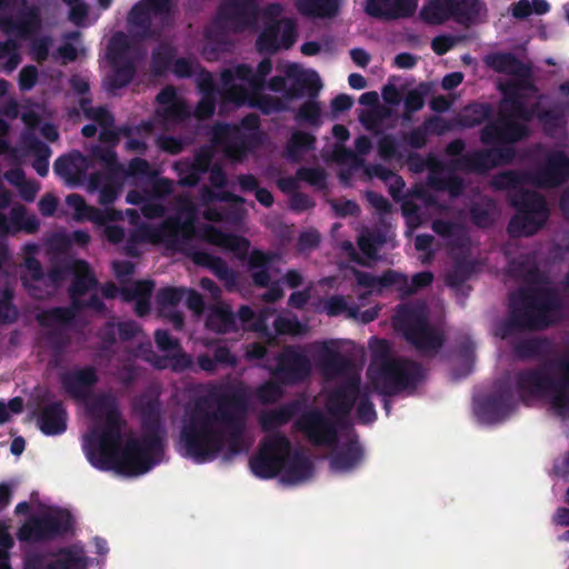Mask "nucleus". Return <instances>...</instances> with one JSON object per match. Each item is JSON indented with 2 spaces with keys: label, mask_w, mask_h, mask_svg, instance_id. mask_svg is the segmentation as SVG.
<instances>
[{
  "label": "nucleus",
  "mask_w": 569,
  "mask_h": 569,
  "mask_svg": "<svg viewBox=\"0 0 569 569\" xmlns=\"http://www.w3.org/2000/svg\"><path fill=\"white\" fill-rule=\"evenodd\" d=\"M430 186L435 190L447 191L452 198L461 196L465 190L463 180L457 174L430 177Z\"/></svg>",
  "instance_id": "nucleus-55"
},
{
  "label": "nucleus",
  "mask_w": 569,
  "mask_h": 569,
  "mask_svg": "<svg viewBox=\"0 0 569 569\" xmlns=\"http://www.w3.org/2000/svg\"><path fill=\"white\" fill-rule=\"evenodd\" d=\"M297 179L305 181L310 186L323 188L326 186L327 173L321 167H301L296 172Z\"/></svg>",
  "instance_id": "nucleus-64"
},
{
  "label": "nucleus",
  "mask_w": 569,
  "mask_h": 569,
  "mask_svg": "<svg viewBox=\"0 0 569 569\" xmlns=\"http://www.w3.org/2000/svg\"><path fill=\"white\" fill-rule=\"evenodd\" d=\"M533 186L542 189L559 188L569 180V157L561 149H551L531 171Z\"/></svg>",
  "instance_id": "nucleus-21"
},
{
  "label": "nucleus",
  "mask_w": 569,
  "mask_h": 569,
  "mask_svg": "<svg viewBox=\"0 0 569 569\" xmlns=\"http://www.w3.org/2000/svg\"><path fill=\"white\" fill-rule=\"evenodd\" d=\"M224 249L233 252L240 260L248 258V267L252 270L251 278L254 286L267 288L270 283V267L276 259V253L253 249L248 256L250 241L238 234L228 233L224 241Z\"/></svg>",
  "instance_id": "nucleus-15"
},
{
  "label": "nucleus",
  "mask_w": 569,
  "mask_h": 569,
  "mask_svg": "<svg viewBox=\"0 0 569 569\" xmlns=\"http://www.w3.org/2000/svg\"><path fill=\"white\" fill-rule=\"evenodd\" d=\"M475 271L473 262L469 260H458L452 266L451 270L446 274V284L450 288L460 290L463 296H467L470 287H465V282L470 279Z\"/></svg>",
  "instance_id": "nucleus-44"
},
{
  "label": "nucleus",
  "mask_w": 569,
  "mask_h": 569,
  "mask_svg": "<svg viewBox=\"0 0 569 569\" xmlns=\"http://www.w3.org/2000/svg\"><path fill=\"white\" fill-rule=\"evenodd\" d=\"M352 273L356 278L357 283L367 289H386L392 288V284L396 283V279L399 277L398 271L393 269H388L382 272L381 276H375L370 272L361 271L359 269L353 268Z\"/></svg>",
  "instance_id": "nucleus-41"
},
{
  "label": "nucleus",
  "mask_w": 569,
  "mask_h": 569,
  "mask_svg": "<svg viewBox=\"0 0 569 569\" xmlns=\"http://www.w3.org/2000/svg\"><path fill=\"white\" fill-rule=\"evenodd\" d=\"M559 371L555 378L547 366L523 369L515 375V385L522 402L529 398H549L550 407L561 419H569V359L552 362Z\"/></svg>",
  "instance_id": "nucleus-6"
},
{
  "label": "nucleus",
  "mask_w": 569,
  "mask_h": 569,
  "mask_svg": "<svg viewBox=\"0 0 569 569\" xmlns=\"http://www.w3.org/2000/svg\"><path fill=\"white\" fill-rule=\"evenodd\" d=\"M552 351L553 343L546 337L526 338L513 346V353L521 360L546 358Z\"/></svg>",
  "instance_id": "nucleus-36"
},
{
  "label": "nucleus",
  "mask_w": 569,
  "mask_h": 569,
  "mask_svg": "<svg viewBox=\"0 0 569 569\" xmlns=\"http://www.w3.org/2000/svg\"><path fill=\"white\" fill-rule=\"evenodd\" d=\"M362 388L359 376H350L338 383L327 396L326 409L328 413L337 421L348 419L357 399L361 396Z\"/></svg>",
  "instance_id": "nucleus-22"
},
{
  "label": "nucleus",
  "mask_w": 569,
  "mask_h": 569,
  "mask_svg": "<svg viewBox=\"0 0 569 569\" xmlns=\"http://www.w3.org/2000/svg\"><path fill=\"white\" fill-rule=\"evenodd\" d=\"M365 12L375 19L383 21L396 20V16H393L391 10V0H367Z\"/></svg>",
  "instance_id": "nucleus-63"
},
{
  "label": "nucleus",
  "mask_w": 569,
  "mask_h": 569,
  "mask_svg": "<svg viewBox=\"0 0 569 569\" xmlns=\"http://www.w3.org/2000/svg\"><path fill=\"white\" fill-rule=\"evenodd\" d=\"M317 139L312 133L296 130L288 140L286 151L290 159L298 160L305 152L316 149Z\"/></svg>",
  "instance_id": "nucleus-47"
},
{
  "label": "nucleus",
  "mask_w": 569,
  "mask_h": 569,
  "mask_svg": "<svg viewBox=\"0 0 569 569\" xmlns=\"http://www.w3.org/2000/svg\"><path fill=\"white\" fill-rule=\"evenodd\" d=\"M295 120L299 124H308L316 129L320 128L322 124L320 103L312 99L305 101L297 110Z\"/></svg>",
  "instance_id": "nucleus-49"
},
{
  "label": "nucleus",
  "mask_w": 569,
  "mask_h": 569,
  "mask_svg": "<svg viewBox=\"0 0 569 569\" xmlns=\"http://www.w3.org/2000/svg\"><path fill=\"white\" fill-rule=\"evenodd\" d=\"M71 300L69 307H52L36 315V320L42 328H50L53 325L70 326L77 313L86 309V300L82 296L68 293Z\"/></svg>",
  "instance_id": "nucleus-27"
},
{
  "label": "nucleus",
  "mask_w": 569,
  "mask_h": 569,
  "mask_svg": "<svg viewBox=\"0 0 569 569\" xmlns=\"http://www.w3.org/2000/svg\"><path fill=\"white\" fill-rule=\"evenodd\" d=\"M130 42L123 32H117L109 40L106 58L110 66V73L106 78L107 89L114 92L131 83L137 64L129 57Z\"/></svg>",
  "instance_id": "nucleus-13"
},
{
  "label": "nucleus",
  "mask_w": 569,
  "mask_h": 569,
  "mask_svg": "<svg viewBox=\"0 0 569 569\" xmlns=\"http://www.w3.org/2000/svg\"><path fill=\"white\" fill-rule=\"evenodd\" d=\"M260 0H221L213 26L223 31L242 32L253 27L259 17Z\"/></svg>",
  "instance_id": "nucleus-16"
},
{
  "label": "nucleus",
  "mask_w": 569,
  "mask_h": 569,
  "mask_svg": "<svg viewBox=\"0 0 569 569\" xmlns=\"http://www.w3.org/2000/svg\"><path fill=\"white\" fill-rule=\"evenodd\" d=\"M187 290L183 288H177V287H166L161 288L156 296L157 303L160 308L161 312H164V310L168 307H177L181 300L183 299Z\"/></svg>",
  "instance_id": "nucleus-61"
},
{
  "label": "nucleus",
  "mask_w": 569,
  "mask_h": 569,
  "mask_svg": "<svg viewBox=\"0 0 569 569\" xmlns=\"http://www.w3.org/2000/svg\"><path fill=\"white\" fill-rule=\"evenodd\" d=\"M174 7V0H140L129 11V22L142 30L143 37L152 36V17H166Z\"/></svg>",
  "instance_id": "nucleus-23"
},
{
  "label": "nucleus",
  "mask_w": 569,
  "mask_h": 569,
  "mask_svg": "<svg viewBox=\"0 0 569 569\" xmlns=\"http://www.w3.org/2000/svg\"><path fill=\"white\" fill-rule=\"evenodd\" d=\"M261 120L257 113H248L239 124L217 122L212 127V139L223 147L226 156L241 162L261 143Z\"/></svg>",
  "instance_id": "nucleus-7"
},
{
  "label": "nucleus",
  "mask_w": 569,
  "mask_h": 569,
  "mask_svg": "<svg viewBox=\"0 0 569 569\" xmlns=\"http://www.w3.org/2000/svg\"><path fill=\"white\" fill-rule=\"evenodd\" d=\"M357 418L363 425L372 423L377 420V411L371 401V388L363 386L361 396L357 399Z\"/></svg>",
  "instance_id": "nucleus-52"
},
{
  "label": "nucleus",
  "mask_w": 569,
  "mask_h": 569,
  "mask_svg": "<svg viewBox=\"0 0 569 569\" xmlns=\"http://www.w3.org/2000/svg\"><path fill=\"white\" fill-rule=\"evenodd\" d=\"M91 157L94 160H98L101 163H103L104 168L110 173H117L122 170V167L118 161V156L117 152L113 150V147L94 146L91 149Z\"/></svg>",
  "instance_id": "nucleus-60"
},
{
  "label": "nucleus",
  "mask_w": 569,
  "mask_h": 569,
  "mask_svg": "<svg viewBox=\"0 0 569 569\" xmlns=\"http://www.w3.org/2000/svg\"><path fill=\"white\" fill-rule=\"evenodd\" d=\"M495 109L489 102H471L463 107L458 116V122L463 128H475L485 123V126L493 119Z\"/></svg>",
  "instance_id": "nucleus-34"
},
{
  "label": "nucleus",
  "mask_w": 569,
  "mask_h": 569,
  "mask_svg": "<svg viewBox=\"0 0 569 569\" xmlns=\"http://www.w3.org/2000/svg\"><path fill=\"white\" fill-rule=\"evenodd\" d=\"M86 158L80 151H72L60 156L53 163V171L57 176L63 178L69 184H77L80 176L83 173Z\"/></svg>",
  "instance_id": "nucleus-32"
},
{
  "label": "nucleus",
  "mask_w": 569,
  "mask_h": 569,
  "mask_svg": "<svg viewBox=\"0 0 569 569\" xmlns=\"http://www.w3.org/2000/svg\"><path fill=\"white\" fill-rule=\"evenodd\" d=\"M177 50L169 43H160L151 51L150 72L154 77H163L176 58Z\"/></svg>",
  "instance_id": "nucleus-42"
},
{
  "label": "nucleus",
  "mask_w": 569,
  "mask_h": 569,
  "mask_svg": "<svg viewBox=\"0 0 569 569\" xmlns=\"http://www.w3.org/2000/svg\"><path fill=\"white\" fill-rule=\"evenodd\" d=\"M398 276L392 288L399 293L401 299L408 298L417 291L429 287L433 281V273L430 271L415 273L411 282H409L407 274L398 271Z\"/></svg>",
  "instance_id": "nucleus-39"
},
{
  "label": "nucleus",
  "mask_w": 569,
  "mask_h": 569,
  "mask_svg": "<svg viewBox=\"0 0 569 569\" xmlns=\"http://www.w3.org/2000/svg\"><path fill=\"white\" fill-rule=\"evenodd\" d=\"M367 375L379 395L391 397L406 390H415L425 379V369L415 360L397 357L381 363L376 370L368 369Z\"/></svg>",
  "instance_id": "nucleus-8"
},
{
  "label": "nucleus",
  "mask_w": 569,
  "mask_h": 569,
  "mask_svg": "<svg viewBox=\"0 0 569 569\" xmlns=\"http://www.w3.org/2000/svg\"><path fill=\"white\" fill-rule=\"evenodd\" d=\"M249 398L241 386L219 385L187 407L180 451L196 463L213 461L227 445L224 459L241 452Z\"/></svg>",
  "instance_id": "nucleus-2"
},
{
  "label": "nucleus",
  "mask_w": 569,
  "mask_h": 569,
  "mask_svg": "<svg viewBox=\"0 0 569 569\" xmlns=\"http://www.w3.org/2000/svg\"><path fill=\"white\" fill-rule=\"evenodd\" d=\"M74 519L67 509L30 516L18 529L20 542H48L64 537L73 531Z\"/></svg>",
  "instance_id": "nucleus-11"
},
{
  "label": "nucleus",
  "mask_w": 569,
  "mask_h": 569,
  "mask_svg": "<svg viewBox=\"0 0 569 569\" xmlns=\"http://www.w3.org/2000/svg\"><path fill=\"white\" fill-rule=\"evenodd\" d=\"M562 307V297L555 287H520L509 293L501 336L546 330L556 323L552 313Z\"/></svg>",
  "instance_id": "nucleus-4"
},
{
  "label": "nucleus",
  "mask_w": 569,
  "mask_h": 569,
  "mask_svg": "<svg viewBox=\"0 0 569 569\" xmlns=\"http://www.w3.org/2000/svg\"><path fill=\"white\" fill-rule=\"evenodd\" d=\"M79 264L83 268L82 272L76 273L68 289V293L84 296L90 289L97 287V279L90 272L87 262L79 261Z\"/></svg>",
  "instance_id": "nucleus-51"
},
{
  "label": "nucleus",
  "mask_w": 569,
  "mask_h": 569,
  "mask_svg": "<svg viewBox=\"0 0 569 569\" xmlns=\"http://www.w3.org/2000/svg\"><path fill=\"white\" fill-rule=\"evenodd\" d=\"M41 26L39 10L30 7L20 12L16 18L0 16V29L7 34L16 33L21 39H29Z\"/></svg>",
  "instance_id": "nucleus-26"
},
{
  "label": "nucleus",
  "mask_w": 569,
  "mask_h": 569,
  "mask_svg": "<svg viewBox=\"0 0 569 569\" xmlns=\"http://www.w3.org/2000/svg\"><path fill=\"white\" fill-rule=\"evenodd\" d=\"M271 70L272 63L269 58H264L258 63L256 72L246 63L223 69L220 73L221 99L238 107L243 106L247 100L248 89L243 84L236 83V80L247 82L251 91H260L263 89L266 77Z\"/></svg>",
  "instance_id": "nucleus-10"
},
{
  "label": "nucleus",
  "mask_w": 569,
  "mask_h": 569,
  "mask_svg": "<svg viewBox=\"0 0 569 569\" xmlns=\"http://www.w3.org/2000/svg\"><path fill=\"white\" fill-rule=\"evenodd\" d=\"M89 412L101 419L84 438L83 450L89 462L102 471L116 470L126 476H140L161 462L164 455L166 428L157 399H143L138 405L141 435L127 440L122 450V427L118 401L111 393H100L88 405Z\"/></svg>",
  "instance_id": "nucleus-1"
},
{
  "label": "nucleus",
  "mask_w": 569,
  "mask_h": 569,
  "mask_svg": "<svg viewBox=\"0 0 569 569\" xmlns=\"http://www.w3.org/2000/svg\"><path fill=\"white\" fill-rule=\"evenodd\" d=\"M206 327L217 333L238 331L237 317L231 308L224 303H218L209 309Z\"/></svg>",
  "instance_id": "nucleus-33"
},
{
  "label": "nucleus",
  "mask_w": 569,
  "mask_h": 569,
  "mask_svg": "<svg viewBox=\"0 0 569 569\" xmlns=\"http://www.w3.org/2000/svg\"><path fill=\"white\" fill-rule=\"evenodd\" d=\"M395 327L423 356H436L446 341L445 333L431 326L428 317L420 310L406 309L397 317Z\"/></svg>",
  "instance_id": "nucleus-9"
},
{
  "label": "nucleus",
  "mask_w": 569,
  "mask_h": 569,
  "mask_svg": "<svg viewBox=\"0 0 569 569\" xmlns=\"http://www.w3.org/2000/svg\"><path fill=\"white\" fill-rule=\"evenodd\" d=\"M58 559L48 563L46 569H86L88 559L82 549L63 547L58 550Z\"/></svg>",
  "instance_id": "nucleus-43"
},
{
  "label": "nucleus",
  "mask_w": 569,
  "mask_h": 569,
  "mask_svg": "<svg viewBox=\"0 0 569 569\" xmlns=\"http://www.w3.org/2000/svg\"><path fill=\"white\" fill-rule=\"evenodd\" d=\"M243 104L259 109L266 116L282 112L288 109L287 103L282 99L269 94H261L259 91H252V93L248 91L247 100Z\"/></svg>",
  "instance_id": "nucleus-45"
},
{
  "label": "nucleus",
  "mask_w": 569,
  "mask_h": 569,
  "mask_svg": "<svg viewBox=\"0 0 569 569\" xmlns=\"http://www.w3.org/2000/svg\"><path fill=\"white\" fill-rule=\"evenodd\" d=\"M293 428L303 433L313 446L332 447L338 443V423L319 408L303 411L295 421Z\"/></svg>",
  "instance_id": "nucleus-18"
},
{
  "label": "nucleus",
  "mask_w": 569,
  "mask_h": 569,
  "mask_svg": "<svg viewBox=\"0 0 569 569\" xmlns=\"http://www.w3.org/2000/svg\"><path fill=\"white\" fill-rule=\"evenodd\" d=\"M297 23L291 18H282L266 23L257 38L256 47L260 53L274 54L279 50L290 49L297 41Z\"/></svg>",
  "instance_id": "nucleus-20"
},
{
  "label": "nucleus",
  "mask_w": 569,
  "mask_h": 569,
  "mask_svg": "<svg viewBox=\"0 0 569 569\" xmlns=\"http://www.w3.org/2000/svg\"><path fill=\"white\" fill-rule=\"evenodd\" d=\"M496 203L486 199L473 203L469 209L470 220L478 228H488L495 222Z\"/></svg>",
  "instance_id": "nucleus-48"
},
{
  "label": "nucleus",
  "mask_w": 569,
  "mask_h": 569,
  "mask_svg": "<svg viewBox=\"0 0 569 569\" xmlns=\"http://www.w3.org/2000/svg\"><path fill=\"white\" fill-rule=\"evenodd\" d=\"M363 457L358 440H349L343 447L335 450L330 457V467L337 471H349L357 467Z\"/></svg>",
  "instance_id": "nucleus-37"
},
{
  "label": "nucleus",
  "mask_w": 569,
  "mask_h": 569,
  "mask_svg": "<svg viewBox=\"0 0 569 569\" xmlns=\"http://www.w3.org/2000/svg\"><path fill=\"white\" fill-rule=\"evenodd\" d=\"M325 311L329 317H337L346 313L348 318L357 319L359 315V307L348 306L343 296L335 295L325 301Z\"/></svg>",
  "instance_id": "nucleus-53"
},
{
  "label": "nucleus",
  "mask_w": 569,
  "mask_h": 569,
  "mask_svg": "<svg viewBox=\"0 0 569 569\" xmlns=\"http://www.w3.org/2000/svg\"><path fill=\"white\" fill-rule=\"evenodd\" d=\"M479 0H429L420 10V18L428 24H442L449 19L471 22L480 13Z\"/></svg>",
  "instance_id": "nucleus-14"
},
{
  "label": "nucleus",
  "mask_w": 569,
  "mask_h": 569,
  "mask_svg": "<svg viewBox=\"0 0 569 569\" xmlns=\"http://www.w3.org/2000/svg\"><path fill=\"white\" fill-rule=\"evenodd\" d=\"M30 150L34 154L32 168L40 177H46L49 172V158L51 156V149L43 141L33 138L29 144Z\"/></svg>",
  "instance_id": "nucleus-50"
},
{
  "label": "nucleus",
  "mask_w": 569,
  "mask_h": 569,
  "mask_svg": "<svg viewBox=\"0 0 569 569\" xmlns=\"http://www.w3.org/2000/svg\"><path fill=\"white\" fill-rule=\"evenodd\" d=\"M159 227L157 228H146L143 230H141L140 232H134L132 234L129 236V238L127 239L124 246H123V252L128 256V257H131V258H137L140 256V250L138 248V244L142 241H149V242H152V243H161V244H164L166 243L163 241H156L153 240L154 237H153V231L158 230Z\"/></svg>",
  "instance_id": "nucleus-57"
},
{
  "label": "nucleus",
  "mask_w": 569,
  "mask_h": 569,
  "mask_svg": "<svg viewBox=\"0 0 569 569\" xmlns=\"http://www.w3.org/2000/svg\"><path fill=\"white\" fill-rule=\"evenodd\" d=\"M99 377L92 366L73 369L61 373V387L67 395L77 400H87Z\"/></svg>",
  "instance_id": "nucleus-24"
},
{
  "label": "nucleus",
  "mask_w": 569,
  "mask_h": 569,
  "mask_svg": "<svg viewBox=\"0 0 569 569\" xmlns=\"http://www.w3.org/2000/svg\"><path fill=\"white\" fill-rule=\"evenodd\" d=\"M154 282L152 280H138L130 287L121 289L123 301L130 302L134 299H150L152 296Z\"/></svg>",
  "instance_id": "nucleus-59"
},
{
  "label": "nucleus",
  "mask_w": 569,
  "mask_h": 569,
  "mask_svg": "<svg viewBox=\"0 0 569 569\" xmlns=\"http://www.w3.org/2000/svg\"><path fill=\"white\" fill-rule=\"evenodd\" d=\"M156 241H163L166 247L184 253L197 266L209 269L219 280L224 282L228 290L237 286V273L218 256L194 247L191 241L196 237V228L191 219L181 220L178 217L166 219L159 229L153 231Z\"/></svg>",
  "instance_id": "nucleus-5"
},
{
  "label": "nucleus",
  "mask_w": 569,
  "mask_h": 569,
  "mask_svg": "<svg viewBox=\"0 0 569 569\" xmlns=\"http://www.w3.org/2000/svg\"><path fill=\"white\" fill-rule=\"evenodd\" d=\"M547 219L536 213L516 212L508 222L507 232L511 238L529 237L540 230Z\"/></svg>",
  "instance_id": "nucleus-35"
},
{
  "label": "nucleus",
  "mask_w": 569,
  "mask_h": 569,
  "mask_svg": "<svg viewBox=\"0 0 569 569\" xmlns=\"http://www.w3.org/2000/svg\"><path fill=\"white\" fill-rule=\"evenodd\" d=\"M302 409V402L291 400L276 409L263 411L259 417V423L263 432L268 435L279 432L278 428L287 425Z\"/></svg>",
  "instance_id": "nucleus-29"
},
{
  "label": "nucleus",
  "mask_w": 569,
  "mask_h": 569,
  "mask_svg": "<svg viewBox=\"0 0 569 569\" xmlns=\"http://www.w3.org/2000/svg\"><path fill=\"white\" fill-rule=\"evenodd\" d=\"M531 87L528 82H505L499 86L502 94L499 118L480 130V141L490 149H480L465 153L455 160V167L466 172L485 173L490 169L510 164L517 156L515 143L530 136L528 122L537 116L539 103L526 106L522 89Z\"/></svg>",
  "instance_id": "nucleus-3"
},
{
  "label": "nucleus",
  "mask_w": 569,
  "mask_h": 569,
  "mask_svg": "<svg viewBox=\"0 0 569 569\" xmlns=\"http://www.w3.org/2000/svg\"><path fill=\"white\" fill-rule=\"evenodd\" d=\"M491 183L497 190H512V192H516L522 190L521 187L525 184L533 186V178L531 171L512 169L496 174Z\"/></svg>",
  "instance_id": "nucleus-40"
},
{
  "label": "nucleus",
  "mask_w": 569,
  "mask_h": 569,
  "mask_svg": "<svg viewBox=\"0 0 569 569\" xmlns=\"http://www.w3.org/2000/svg\"><path fill=\"white\" fill-rule=\"evenodd\" d=\"M510 206L516 212L536 213L542 217H549V209L545 197L537 191L518 190L509 194Z\"/></svg>",
  "instance_id": "nucleus-30"
},
{
  "label": "nucleus",
  "mask_w": 569,
  "mask_h": 569,
  "mask_svg": "<svg viewBox=\"0 0 569 569\" xmlns=\"http://www.w3.org/2000/svg\"><path fill=\"white\" fill-rule=\"evenodd\" d=\"M291 442L282 432H274L262 438L258 452L249 459L252 473L260 479H272L286 466Z\"/></svg>",
  "instance_id": "nucleus-12"
},
{
  "label": "nucleus",
  "mask_w": 569,
  "mask_h": 569,
  "mask_svg": "<svg viewBox=\"0 0 569 569\" xmlns=\"http://www.w3.org/2000/svg\"><path fill=\"white\" fill-rule=\"evenodd\" d=\"M369 346L371 350V363L368 369L376 370V368L381 366V363H386L397 358L392 357L390 343L386 339L373 338Z\"/></svg>",
  "instance_id": "nucleus-58"
},
{
  "label": "nucleus",
  "mask_w": 569,
  "mask_h": 569,
  "mask_svg": "<svg viewBox=\"0 0 569 569\" xmlns=\"http://www.w3.org/2000/svg\"><path fill=\"white\" fill-rule=\"evenodd\" d=\"M321 362L323 371L331 376L343 375L351 367L350 360L336 350L327 351Z\"/></svg>",
  "instance_id": "nucleus-54"
},
{
  "label": "nucleus",
  "mask_w": 569,
  "mask_h": 569,
  "mask_svg": "<svg viewBox=\"0 0 569 569\" xmlns=\"http://www.w3.org/2000/svg\"><path fill=\"white\" fill-rule=\"evenodd\" d=\"M341 0H297V10L305 17L332 19L340 11Z\"/></svg>",
  "instance_id": "nucleus-38"
},
{
  "label": "nucleus",
  "mask_w": 569,
  "mask_h": 569,
  "mask_svg": "<svg viewBox=\"0 0 569 569\" xmlns=\"http://www.w3.org/2000/svg\"><path fill=\"white\" fill-rule=\"evenodd\" d=\"M282 385L277 380H268L260 385L256 390L258 400L263 405L276 403L283 397Z\"/></svg>",
  "instance_id": "nucleus-62"
},
{
  "label": "nucleus",
  "mask_w": 569,
  "mask_h": 569,
  "mask_svg": "<svg viewBox=\"0 0 569 569\" xmlns=\"http://www.w3.org/2000/svg\"><path fill=\"white\" fill-rule=\"evenodd\" d=\"M486 64L498 73L515 76L521 80H512V82H528L531 87L522 89L525 103L527 104V96L525 90H536L535 86L527 80L530 77L531 69L511 52H496L489 54L485 59ZM511 82V80L509 81Z\"/></svg>",
  "instance_id": "nucleus-25"
},
{
  "label": "nucleus",
  "mask_w": 569,
  "mask_h": 569,
  "mask_svg": "<svg viewBox=\"0 0 569 569\" xmlns=\"http://www.w3.org/2000/svg\"><path fill=\"white\" fill-rule=\"evenodd\" d=\"M518 407L511 386L499 382L495 390L478 401L476 411L480 420L487 423H499L509 418Z\"/></svg>",
  "instance_id": "nucleus-19"
},
{
  "label": "nucleus",
  "mask_w": 569,
  "mask_h": 569,
  "mask_svg": "<svg viewBox=\"0 0 569 569\" xmlns=\"http://www.w3.org/2000/svg\"><path fill=\"white\" fill-rule=\"evenodd\" d=\"M276 367L271 377L283 386H297L306 381L311 373L309 357L295 346H284L276 357Z\"/></svg>",
  "instance_id": "nucleus-17"
},
{
  "label": "nucleus",
  "mask_w": 569,
  "mask_h": 569,
  "mask_svg": "<svg viewBox=\"0 0 569 569\" xmlns=\"http://www.w3.org/2000/svg\"><path fill=\"white\" fill-rule=\"evenodd\" d=\"M10 219L17 230H23L29 234L36 233L40 228V221L34 216H26V209L22 206L12 208Z\"/></svg>",
  "instance_id": "nucleus-56"
},
{
  "label": "nucleus",
  "mask_w": 569,
  "mask_h": 569,
  "mask_svg": "<svg viewBox=\"0 0 569 569\" xmlns=\"http://www.w3.org/2000/svg\"><path fill=\"white\" fill-rule=\"evenodd\" d=\"M282 480L289 483H297L309 479L313 473L311 460L299 450L288 453L286 466L282 469Z\"/></svg>",
  "instance_id": "nucleus-31"
},
{
  "label": "nucleus",
  "mask_w": 569,
  "mask_h": 569,
  "mask_svg": "<svg viewBox=\"0 0 569 569\" xmlns=\"http://www.w3.org/2000/svg\"><path fill=\"white\" fill-rule=\"evenodd\" d=\"M310 86L308 79L303 77H296L289 87H287V80L282 76H274L268 82V88L271 91L283 92L287 99L301 97Z\"/></svg>",
  "instance_id": "nucleus-46"
},
{
  "label": "nucleus",
  "mask_w": 569,
  "mask_h": 569,
  "mask_svg": "<svg viewBox=\"0 0 569 569\" xmlns=\"http://www.w3.org/2000/svg\"><path fill=\"white\" fill-rule=\"evenodd\" d=\"M67 417L63 402L54 400L40 408L37 425L46 436L61 435L67 430Z\"/></svg>",
  "instance_id": "nucleus-28"
}]
</instances>
